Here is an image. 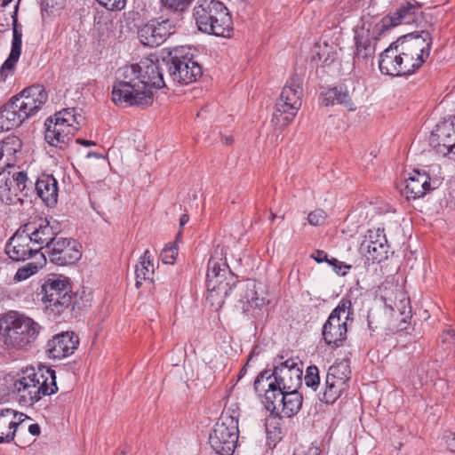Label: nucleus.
Returning a JSON list of instances; mask_svg holds the SVG:
<instances>
[{"instance_id":"f257e3e1","label":"nucleus","mask_w":455,"mask_h":455,"mask_svg":"<svg viewBox=\"0 0 455 455\" xmlns=\"http://www.w3.org/2000/svg\"><path fill=\"white\" fill-rule=\"evenodd\" d=\"M432 44L433 38L428 30L399 36L379 54L380 73L390 76L415 74L429 57Z\"/></svg>"},{"instance_id":"f03ea898","label":"nucleus","mask_w":455,"mask_h":455,"mask_svg":"<svg viewBox=\"0 0 455 455\" xmlns=\"http://www.w3.org/2000/svg\"><path fill=\"white\" fill-rule=\"evenodd\" d=\"M39 295L50 317L63 319L78 314L91 304L92 295L84 289L81 294L74 293L70 280L62 275H50L41 285Z\"/></svg>"},{"instance_id":"7ed1b4c3","label":"nucleus","mask_w":455,"mask_h":455,"mask_svg":"<svg viewBox=\"0 0 455 455\" xmlns=\"http://www.w3.org/2000/svg\"><path fill=\"white\" fill-rule=\"evenodd\" d=\"M157 16L148 20L139 31L140 42L149 47L159 46L174 35L183 24L189 8L168 0H158Z\"/></svg>"},{"instance_id":"20e7f679","label":"nucleus","mask_w":455,"mask_h":455,"mask_svg":"<svg viewBox=\"0 0 455 455\" xmlns=\"http://www.w3.org/2000/svg\"><path fill=\"white\" fill-rule=\"evenodd\" d=\"M140 65L125 66L118 69L112 88V100L116 105L145 108L154 101V93L143 91Z\"/></svg>"},{"instance_id":"39448f33","label":"nucleus","mask_w":455,"mask_h":455,"mask_svg":"<svg viewBox=\"0 0 455 455\" xmlns=\"http://www.w3.org/2000/svg\"><path fill=\"white\" fill-rule=\"evenodd\" d=\"M193 18L199 31L215 36H226L233 29L228 7L219 0H197Z\"/></svg>"},{"instance_id":"423d86ee","label":"nucleus","mask_w":455,"mask_h":455,"mask_svg":"<svg viewBox=\"0 0 455 455\" xmlns=\"http://www.w3.org/2000/svg\"><path fill=\"white\" fill-rule=\"evenodd\" d=\"M275 363L277 364L274 366L272 372L266 369L258 374L253 384L254 389L259 391L264 380L267 383L265 392L299 389L302 385L301 363H297L293 358L279 363H277V359H275Z\"/></svg>"},{"instance_id":"0eeeda50","label":"nucleus","mask_w":455,"mask_h":455,"mask_svg":"<svg viewBox=\"0 0 455 455\" xmlns=\"http://www.w3.org/2000/svg\"><path fill=\"white\" fill-rule=\"evenodd\" d=\"M22 392L20 404L32 406L43 396L51 395L58 391L56 372L50 367H41L37 371L34 368L22 371Z\"/></svg>"},{"instance_id":"6e6552de","label":"nucleus","mask_w":455,"mask_h":455,"mask_svg":"<svg viewBox=\"0 0 455 455\" xmlns=\"http://www.w3.org/2000/svg\"><path fill=\"white\" fill-rule=\"evenodd\" d=\"M164 64L169 78L180 84L196 82L203 75L201 65L184 46L169 51Z\"/></svg>"},{"instance_id":"1a4fd4ad","label":"nucleus","mask_w":455,"mask_h":455,"mask_svg":"<svg viewBox=\"0 0 455 455\" xmlns=\"http://www.w3.org/2000/svg\"><path fill=\"white\" fill-rule=\"evenodd\" d=\"M302 79L295 74L286 83L275 105L272 123L281 128L287 126L297 115L302 104Z\"/></svg>"},{"instance_id":"9d476101","label":"nucleus","mask_w":455,"mask_h":455,"mask_svg":"<svg viewBox=\"0 0 455 455\" xmlns=\"http://www.w3.org/2000/svg\"><path fill=\"white\" fill-rule=\"evenodd\" d=\"M4 344L14 348H23L37 339L42 327L32 318L14 313L6 318Z\"/></svg>"},{"instance_id":"9b49d317","label":"nucleus","mask_w":455,"mask_h":455,"mask_svg":"<svg viewBox=\"0 0 455 455\" xmlns=\"http://www.w3.org/2000/svg\"><path fill=\"white\" fill-rule=\"evenodd\" d=\"M19 2L10 9L0 8V32L8 30L10 20L12 25V48L8 58L0 68V82H4L9 74L12 73L21 54L22 32L18 25Z\"/></svg>"},{"instance_id":"f8f14e48","label":"nucleus","mask_w":455,"mask_h":455,"mask_svg":"<svg viewBox=\"0 0 455 455\" xmlns=\"http://www.w3.org/2000/svg\"><path fill=\"white\" fill-rule=\"evenodd\" d=\"M238 435V419L232 415H222L209 435V443L219 455H233Z\"/></svg>"},{"instance_id":"ddd939ff","label":"nucleus","mask_w":455,"mask_h":455,"mask_svg":"<svg viewBox=\"0 0 455 455\" xmlns=\"http://www.w3.org/2000/svg\"><path fill=\"white\" fill-rule=\"evenodd\" d=\"M351 301L342 299L338 306L331 312L328 319L322 328V336L324 343L332 349L343 347L347 338V323L350 312H347L345 319L341 315L346 314L347 309L351 308Z\"/></svg>"},{"instance_id":"4468645a","label":"nucleus","mask_w":455,"mask_h":455,"mask_svg":"<svg viewBox=\"0 0 455 455\" xmlns=\"http://www.w3.org/2000/svg\"><path fill=\"white\" fill-rule=\"evenodd\" d=\"M33 192V181L25 172H12L2 167L0 170V199L6 204L23 201Z\"/></svg>"},{"instance_id":"2eb2a0df","label":"nucleus","mask_w":455,"mask_h":455,"mask_svg":"<svg viewBox=\"0 0 455 455\" xmlns=\"http://www.w3.org/2000/svg\"><path fill=\"white\" fill-rule=\"evenodd\" d=\"M82 257V245L74 238L58 236L51 241L48 246H44V251H41L40 258L46 262L64 267L76 263Z\"/></svg>"},{"instance_id":"dca6fc26","label":"nucleus","mask_w":455,"mask_h":455,"mask_svg":"<svg viewBox=\"0 0 455 455\" xmlns=\"http://www.w3.org/2000/svg\"><path fill=\"white\" fill-rule=\"evenodd\" d=\"M283 390L277 392H265L262 401L264 407L270 415L291 418L299 413L302 407L303 396L298 391Z\"/></svg>"},{"instance_id":"f3484780","label":"nucleus","mask_w":455,"mask_h":455,"mask_svg":"<svg viewBox=\"0 0 455 455\" xmlns=\"http://www.w3.org/2000/svg\"><path fill=\"white\" fill-rule=\"evenodd\" d=\"M48 92L45 87L40 84H34L24 88L19 93L12 96L27 119H29L42 109L43 106L48 100Z\"/></svg>"},{"instance_id":"a211bd4d","label":"nucleus","mask_w":455,"mask_h":455,"mask_svg":"<svg viewBox=\"0 0 455 455\" xmlns=\"http://www.w3.org/2000/svg\"><path fill=\"white\" fill-rule=\"evenodd\" d=\"M28 237L30 239V243L39 251H44V246H48L51 241L55 240L58 237V232L56 229L50 225L47 219L42 217L31 218L29 221L20 227Z\"/></svg>"},{"instance_id":"6ab92c4d","label":"nucleus","mask_w":455,"mask_h":455,"mask_svg":"<svg viewBox=\"0 0 455 455\" xmlns=\"http://www.w3.org/2000/svg\"><path fill=\"white\" fill-rule=\"evenodd\" d=\"M44 139L51 146L64 149L72 140L75 132L79 130L76 124H68L59 120L57 116H50L45 120Z\"/></svg>"},{"instance_id":"aec40b11","label":"nucleus","mask_w":455,"mask_h":455,"mask_svg":"<svg viewBox=\"0 0 455 455\" xmlns=\"http://www.w3.org/2000/svg\"><path fill=\"white\" fill-rule=\"evenodd\" d=\"M167 62L166 55L161 59L156 58V60L141 61L140 65V74L143 91L153 92V89H160L166 86L164 73L166 67L164 65Z\"/></svg>"},{"instance_id":"412c9836","label":"nucleus","mask_w":455,"mask_h":455,"mask_svg":"<svg viewBox=\"0 0 455 455\" xmlns=\"http://www.w3.org/2000/svg\"><path fill=\"white\" fill-rule=\"evenodd\" d=\"M420 5L418 3L411 4L408 2L406 4L400 6L393 14H388L381 19L375 26L378 35L380 36L387 29L399 24H411L417 22L421 12Z\"/></svg>"},{"instance_id":"4be33fe9","label":"nucleus","mask_w":455,"mask_h":455,"mask_svg":"<svg viewBox=\"0 0 455 455\" xmlns=\"http://www.w3.org/2000/svg\"><path fill=\"white\" fill-rule=\"evenodd\" d=\"M79 339L74 331H62L54 335L46 343V353L50 358L61 359L74 354Z\"/></svg>"},{"instance_id":"5701e85b","label":"nucleus","mask_w":455,"mask_h":455,"mask_svg":"<svg viewBox=\"0 0 455 455\" xmlns=\"http://www.w3.org/2000/svg\"><path fill=\"white\" fill-rule=\"evenodd\" d=\"M30 239L20 228L9 239L5 246V252L14 261H24L36 254L39 249L29 246Z\"/></svg>"},{"instance_id":"b1692460","label":"nucleus","mask_w":455,"mask_h":455,"mask_svg":"<svg viewBox=\"0 0 455 455\" xmlns=\"http://www.w3.org/2000/svg\"><path fill=\"white\" fill-rule=\"evenodd\" d=\"M429 145L440 156H455V130L452 124L437 125L429 137Z\"/></svg>"},{"instance_id":"393cba45","label":"nucleus","mask_w":455,"mask_h":455,"mask_svg":"<svg viewBox=\"0 0 455 455\" xmlns=\"http://www.w3.org/2000/svg\"><path fill=\"white\" fill-rule=\"evenodd\" d=\"M367 249V259L380 263L387 259L389 245L384 230L369 231L367 239L362 243Z\"/></svg>"},{"instance_id":"a878e982","label":"nucleus","mask_w":455,"mask_h":455,"mask_svg":"<svg viewBox=\"0 0 455 455\" xmlns=\"http://www.w3.org/2000/svg\"><path fill=\"white\" fill-rule=\"evenodd\" d=\"M26 419H28L27 415L15 410H0V443L13 441L16 431Z\"/></svg>"},{"instance_id":"bb28decb","label":"nucleus","mask_w":455,"mask_h":455,"mask_svg":"<svg viewBox=\"0 0 455 455\" xmlns=\"http://www.w3.org/2000/svg\"><path fill=\"white\" fill-rule=\"evenodd\" d=\"M222 259L212 256L208 261L206 274L207 290H213L214 285H220L221 282H237V276L230 270L226 262L221 261Z\"/></svg>"},{"instance_id":"cd10ccee","label":"nucleus","mask_w":455,"mask_h":455,"mask_svg":"<svg viewBox=\"0 0 455 455\" xmlns=\"http://www.w3.org/2000/svg\"><path fill=\"white\" fill-rule=\"evenodd\" d=\"M430 177L425 172L414 170L413 173L405 180V186L403 193L407 199H417L424 196L427 192L433 190Z\"/></svg>"},{"instance_id":"c85d7f7f","label":"nucleus","mask_w":455,"mask_h":455,"mask_svg":"<svg viewBox=\"0 0 455 455\" xmlns=\"http://www.w3.org/2000/svg\"><path fill=\"white\" fill-rule=\"evenodd\" d=\"M34 192L49 207H54L58 202V181L52 175H40L35 184L33 183Z\"/></svg>"},{"instance_id":"c756f323","label":"nucleus","mask_w":455,"mask_h":455,"mask_svg":"<svg viewBox=\"0 0 455 455\" xmlns=\"http://www.w3.org/2000/svg\"><path fill=\"white\" fill-rule=\"evenodd\" d=\"M27 119L20 110L16 101L12 97L4 106L0 108V131L7 132L20 126Z\"/></svg>"},{"instance_id":"7c9ffc66","label":"nucleus","mask_w":455,"mask_h":455,"mask_svg":"<svg viewBox=\"0 0 455 455\" xmlns=\"http://www.w3.org/2000/svg\"><path fill=\"white\" fill-rule=\"evenodd\" d=\"M22 376H12L0 372V404L16 400L20 404L22 392Z\"/></svg>"},{"instance_id":"2f4dec72","label":"nucleus","mask_w":455,"mask_h":455,"mask_svg":"<svg viewBox=\"0 0 455 455\" xmlns=\"http://www.w3.org/2000/svg\"><path fill=\"white\" fill-rule=\"evenodd\" d=\"M322 104L324 106L339 104L349 111H355L356 107L352 100L348 90L342 85L329 88L321 94Z\"/></svg>"},{"instance_id":"473e14b6","label":"nucleus","mask_w":455,"mask_h":455,"mask_svg":"<svg viewBox=\"0 0 455 455\" xmlns=\"http://www.w3.org/2000/svg\"><path fill=\"white\" fill-rule=\"evenodd\" d=\"M367 34H369V31H367ZM355 42L356 50L353 58L354 65L367 67L369 60H372L375 53V44L371 43L369 35L360 34L355 36Z\"/></svg>"},{"instance_id":"72a5a7b5","label":"nucleus","mask_w":455,"mask_h":455,"mask_svg":"<svg viewBox=\"0 0 455 455\" xmlns=\"http://www.w3.org/2000/svg\"><path fill=\"white\" fill-rule=\"evenodd\" d=\"M22 148L21 140L15 136L10 135L2 141L0 148V162L4 157L6 158L4 165L9 169L13 168L15 162L18 159L17 154L20 152Z\"/></svg>"},{"instance_id":"f704fd0d","label":"nucleus","mask_w":455,"mask_h":455,"mask_svg":"<svg viewBox=\"0 0 455 455\" xmlns=\"http://www.w3.org/2000/svg\"><path fill=\"white\" fill-rule=\"evenodd\" d=\"M154 274L153 257L150 251L146 250L135 267L136 287L139 288L142 284V281H149V283H153Z\"/></svg>"},{"instance_id":"c9c22d12","label":"nucleus","mask_w":455,"mask_h":455,"mask_svg":"<svg viewBox=\"0 0 455 455\" xmlns=\"http://www.w3.org/2000/svg\"><path fill=\"white\" fill-rule=\"evenodd\" d=\"M256 281L248 279L244 283H238L241 300H245L251 307H260L265 304V299L259 298L256 290Z\"/></svg>"},{"instance_id":"e433bc0d","label":"nucleus","mask_w":455,"mask_h":455,"mask_svg":"<svg viewBox=\"0 0 455 455\" xmlns=\"http://www.w3.org/2000/svg\"><path fill=\"white\" fill-rule=\"evenodd\" d=\"M238 281L232 283L226 280L221 282L220 285H214L213 290H207V300H209L212 305L217 304L219 307H221L225 299L230 295L232 290L238 287Z\"/></svg>"},{"instance_id":"4c0bfd02","label":"nucleus","mask_w":455,"mask_h":455,"mask_svg":"<svg viewBox=\"0 0 455 455\" xmlns=\"http://www.w3.org/2000/svg\"><path fill=\"white\" fill-rule=\"evenodd\" d=\"M347 387V384L343 381H334L326 378L325 387L323 393L319 394V400L324 403H333Z\"/></svg>"},{"instance_id":"58836bf2","label":"nucleus","mask_w":455,"mask_h":455,"mask_svg":"<svg viewBox=\"0 0 455 455\" xmlns=\"http://www.w3.org/2000/svg\"><path fill=\"white\" fill-rule=\"evenodd\" d=\"M351 370L349 363L347 360H341L332 364L327 372L326 378L334 381H343L347 384L350 379Z\"/></svg>"},{"instance_id":"ea45409f","label":"nucleus","mask_w":455,"mask_h":455,"mask_svg":"<svg viewBox=\"0 0 455 455\" xmlns=\"http://www.w3.org/2000/svg\"><path fill=\"white\" fill-rule=\"evenodd\" d=\"M59 117V120L68 123V124H76L81 126L84 117L79 114L75 108H64L54 115Z\"/></svg>"},{"instance_id":"a19ab883","label":"nucleus","mask_w":455,"mask_h":455,"mask_svg":"<svg viewBox=\"0 0 455 455\" xmlns=\"http://www.w3.org/2000/svg\"><path fill=\"white\" fill-rule=\"evenodd\" d=\"M44 264V261L43 262H29V263L22 266L21 267H20L17 270V272L14 275V280L17 282H20V281L28 279V277H30L31 275L36 274L43 267Z\"/></svg>"},{"instance_id":"79ce46f5","label":"nucleus","mask_w":455,"mask_h":455,"mask_svg":"<svg viewBox=\"0 0 455 455\" xmlns=\"http://www.w3.org/2000/svg\"><path fill=\"white\" fill-rule=\"evenodd\" d=\"M42 17L55 15L64 7L66 0H40Z\"/></svg>"},{"instance_id":"37998d69","label":"nucleus","mask_w":455,"mask_h":455,"mask_svg":"<svg viewBox=\"0 0 455 455\" xmlns=\"http://www.w3.org/2000/svg\"><path fill=\"white\" fill-rule=\"evenodd\" d=\"M304 380L307 387L316 390L320 384V377L318 368L315 365H310L307 368Z\"/></svg>"},{"instance_id":"c03bdc74","label":"nucleus","mask_w":455,"mask_h":455,"mask_svg":"<svg viewBox=\"0 0 455 455\" xmlns=\"http://www.w3.org/2000/svg\"><path fill=\"white\" fill-rule=\"evenodd\" d=\"M178 255V248L174 244L166 245L160 253L164 264H173Z\"/></svg>"},{"instance_id":"a18cd8bd","label":"nucleus","mask_w":455,"mask_h":455,"mask_svg":"<svg viewBox=\"0 0 455 455\" xmlns=\"http://www.w3.org/2000/svg\"><path fill=\"white\" fill-rule=\"evenodd\" d=\"M327 218L326 212L322 209H316L309 212L307 216L308 223L312 226H321L324 224Z\"/></svg>"},{"instance_id":"49530a36","label":"nucleus","mask_w":455,"mask_h":455,"mask_svg":"<svg viewBox=\"0 0 455 455\" xmlns=\"http://www.w3.org/2000/svg\"><path fill=\"white\" fill-rule=\"evenodd\" d=\"M329 265L332 267L334 272L341 276L346 275L348 269L351 268V265H347L344 262L339 261L336 258H331Z\"/></svg>"},{"instance_id":"de8ad7c7","label":"nucleus","mask_w":455,"mask_h":455,"mask_svg":"<svg viewBox=\"0 0 455 455\" xmlns=\"http://www.w3.org/2000/svg\"><path fill=\"white\" fill-rule=\"evenodd\" d=\"M317 263L327 262L329 264L330 259L328 254L322 250H315V251L311 255Z\"/></svg>"},{"instance_id":"09e8293b","label":"nucleus","mask_w":455,"mask_h":455,"mask_svg":"<svg viewBox=\"0 0 455 455\" xmlns=\"http://www.w3.org/2000/svg\"><path fill=\"white\" fill-rule=\"evenodd\" d=\"M444 440L448 450L455 453V433L449 432L444 435Z\"/></svg>"},{"instance_id":"8fccbe9b","label":"nucleus","mask_w":455,"mask_h":455,"mask_svg":"<svg viewBox=\"0 0 455 455\" xmlns=\"http://www.w3.org/2000/svg\"><path fill=\"white\" fill-rule=\"evenodd\" d=\"M454 337H455V331L452 329H448V330L443 331V334L441 336L442 341L443 343L451 342Z\"/></svg>"},{"instance_id":"3c124183","label":"nucleus","mask_w":455,"mask_h":455,"mask_svg":"<svg viewBox=\"0 0 455 455\" xmlns=\"http://www.w3.org/2000/svg\"><path fill=\"white\" fill-rule=\"evenodd\" d=\"M28 432L34 436L39 435L41 432L40 426L36 423L31 424L28 427Z\"/></svg>"},{"instance_id":"603ef678","label":"nucleus","mask_w":455,"mask_h":455,"mask_svg":"<svg viewBox=\"0 0 455 455\" xmlns=\"http://www.w3.org/2000/svg\"><path fill=\"white\" fill-rule=\"evenodd\" d=\"M320 454H321V450L316 446H313V447L308 448V450L303 455H320Z\"/></svg>"},{"instance_id":"864d4df0","label":"nucleus","mask_w":455,"mask_h":455,"mask_svg":"<svg viewBox=\"0 0 455 455\" xmlns=\"http://www.w3.org/2000/svg\"><path fill=\"white\" fill-rule=\"evenodd\" d=\"M76 142L79 145H82V146H84V147H90V146H94L96 145V143L92 140H84V139H77L76 140Z\"/></svg>"},{"instance_id":"5fc2aeb1","label":"nucleus","mask_w":455,"mask_h":455,"mask_svg":"<svg viewBox=\"0 0 455 455\" xmlns=\"http://www.w3.org/2000/svg\"><path fill=\"white\" fill-rule=\"evenodd\" d=\"M259 355V347L256 346V347H253V349L250 353L247 361L250 362L254 356Z\"/></svg>"},{"instance_id":"6e6d98bb","label":"nucleus","mask_w":455,"mask_h":455,"mask_svg":"<svg viewBox=\"0 0 455 455\" xmlns=\"http://www.w3.org/2000/svg\"><path fill=\"white\" fill-rule=\"evenodd\" d=\"M189 220V216L188 214H182L180 219V226L184 227Z\"/></svg>"},{"instance_id":"4d7b16f0","label":"nucleus","mask_w":455,"mask_h":455,"mask_svg":"<svg viewBox=\"0 0 455 455\" xmlns=\"http://www.w3.org/2000/svg\"><path fill=\"white\" fill-rule=\"evenodd\" d=\"M221 141L226 145H231L233 143V138L230 136H222Z\"/></svg>"},{"instance_id":"13d9d810","label":"nucleus","mask_w":455,"mask_h":455,"mask_svg":"<svg viewBox=\"0 0 455 455\" xmlns=\"http://www.w3.org/2000/svg\"><path fill=\"white\" fill-rule=\"evenodd\" d=\"M249 364V362L247 361V363L243 365V367L240 370V372L238 374V378L239 379H242L247 372V366Z\"/></svg>"},{"instance_id":"bf43d9fd","label":"nucleus","mask_w":455,"mask_h":455,"mask_svg":"<svg viewBox=\"0 0 455 455\" xmlns=\"http://www.w3.org/2000/svg\"><path fill=\"white\" fill-rule=\"evenodd\" d=\"M333 60H334L333 54L331 56L330 54H328V56L323 60V64L330 65L331 63L333 62Z\"/></svg>"},{"instance_id":"052dcab7","label":"nucleus","mask_w":455,"mask_h":455,"mask_svg":"<svg viewBox=\"0 0 455 455\" xmlns=\"http://www.w3.org/2000/svg\"><path fill=\"white\" fill-rule=\"evenodd\" d=\"M13 0H1L0 8H5L8 9V5L12 2Z\"/></svg>"},{"instance_id":"680f3d73","label":"nucleus","mask_w":455,"mask_h":455,"mask_svg":"<svg viewBox=\"0 0 455 455\" xmlns=\"http://www.w3.org/2000/svg\"><path fill=\"white\" fill-rule=\"evenodd\" d=\"M92 156L96 157V158H103V156L101 154L92 152V151L88 152L87 157H92Z\"/></svg>"},{"instance_id":"e2e57ef3","label":"nucleus","mask_w":455,"mask_h":455,"mask_svg":"<svg viewBox=\"0 0 455 455\" xmlns=\"http://www.w3.org/2000/svg\"><path fill=\"white\" fill-rule=\"evenodd\" d=\"M276 217H277L276 214L271 212V215H270L269 219H270L271 221H273Z\"/></svg>"},{"instance_id":"0e129e2a","label":"nucleus","mask_w":455,"mask_h":455,"mask_svg":"<svg viewBox=\"0 0 455 455\" xmlns=\"http://www.w3.org/2000/svg\"><path fill=\"white\" fill-rule=\"evenodd\" d=\"M205 111L204 108H202L198 113H197V116H201L202 114Z\"/></svg>"},{"instance_id":"69168bd1","label":"nucleus","mask_w":455,"mask_h":455,"mask_svg":"<svg viewBox=\"0 0 455 455\" xmlns=\"http://www.w3.org/2000/svg\"><path fill=\"white\" fill-rule=\"evenodd\" d=\"M116 455H126L124 451L117 453Z\"/></svg>"},{"instance_id":"338daca9","label":"nucleus","mask_w":455,"mask_h":455,"mask_svg":"<svg viewBox=\"0 0 455 455\" xmlns=\"http://www.w3.org/2000/svg\"><path fill=\"white\" fill-rule=\"evenodd\" d=\"M280 219L283 220L284 219V214L279 216Z\"/></svg>"},{"instance_id":"774afa93","label":"nucleus","mask_w":455,"mask_h":455,"mask_svg":"<svg viewBox=\"0 0 455 455\" xmlns=\"http://www.w3.org/2000/svg\"><path fill=\"white\" fill-rule=\"evenodd\" d=\"M403 322L404 323H407V321H406V319H405V318H403Z\"/></svg>"}]
</instances>
